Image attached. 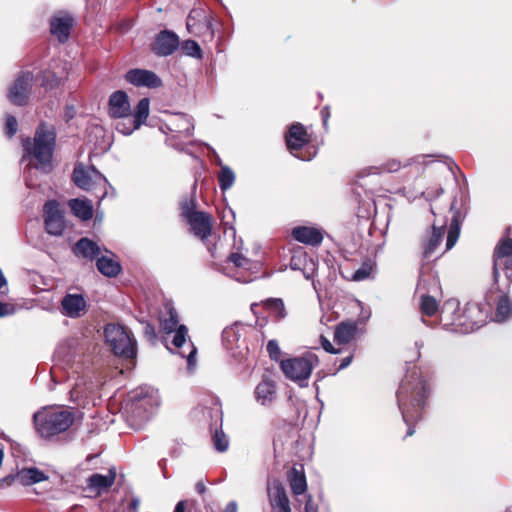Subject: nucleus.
Masks as SVG:
<instances>
[{
    "label": "nucleus",
    "instance_id": "1",
    "mask_svg": "<svg viewBox=\"0 0 512 512\" xmlns=\"http://www.w3.org/2000/svg\"><path fill=\"white\" fill-rule=\"evenodd\" d=\"M428 396L429 389L420 371L416 367L408 370L397 391L398 407L408 427L406 436L414 434L413 426L422 419Z\"/></svg>",
    "mask_w": 512,
    "mask_h": 512
},
{
    "label": "nucleus",
    "instance_id": "2",
    "mask_svg": "<svg viewBox=\"0 0 512 512\" xmlns=\"http://www.w3.org/2000/svg\"><path fill=\"white\" fill-rule=\"evenodd\" d=\"M161 405L158 389L143 385L130 391V429L139 431L153 419Z\"/></svg>",
    "mask_w": 512,
    "mask_h": 512
},
{
    "label": "nucleus",
    "instance_id": "3",
    "mask_svg": "<svg viewBox=\"0 0 512 512\" xmlns=\"http://www.w3.org/2000/svg\"><path fill=\"white\" fill-rule=\"evenodd\" d=\"M74 420V412L63 407H44L33 415L34 428L45 439L67 431Z\"/></svg>",
    "mask_w": 512,
    "mask_h": 512
},
{
    "label": "nucleus",
    "instance_id": "4",
    "mask_svg": "<svg viewBox=\"0 0 512 512\" xmlns=\"http://www.w3.org/2000/svg\"><path fill=\"white\" fill-rule=\"evenodd\" d=\"M55 138L54 128L41 123L35 132L33 144H31L30 140L24 142L26 153L37 161L35 164L37 169H41L44 172L49 171Z\"/></svg>",
    "mask_w": 512,
    "mask_h": 512
},
{
    "label": "nucleus",
    "instance_id": "5",
    "mask_svg": "<svg viewBox=\"0 0 512 512\" xmlns=\"http://www.w3.org/2000/svg\"><path fill=\"white\" fill-rule=\"evenodd\" d=\"M159 129L162 133H170L166 139V143L169 146L181 152H185L194 159L197 158L196 155L179 142L180 139L190 138L193 135L194 122L189 115L182 112L171 113L169 117L161 123Z\"/></svg>",
    "mask_w": 512,
    "mask_h": 512
},
{
    "label": "nucleus",
    "instance_id": "6",
    "mask_svg": "<svg viewBox=\"0 0 512 512\" xmlns=\"http://www.w3.org/2000/svg\"><path fill=\"white\" fill-rule=\"evenodd\" d=\"M318 364V356L308 352L302 357L283 360L280 366L287 378L297 382L300 387H307L311 372Z\"/></svg>",
    "mask_w": 512,
    "mask_h": 512
},
{
    "label": "nucleus",
    "instance_id": "7",
    "mask_svg": "<svg viewBox=\"0 0 512 512\" xmlns=\"http://www.w3.org/2000/svg\"><path fill=\"white\" fill-rule=\"evenodd\" d=\"M286 146L290 153L303 161H309L316 155V150L311 147L299 153L309 143V135L301 123H293L285 136Z\"/></svg>",
    "mask_w": 512,
    "mask_h": 512
},
{
    "label": "nucleus",
    "instance_id": "8",
    "mask_svg": "<svg viewBox=\"0 0 512 512\" xmlns=\"http://www.w3.org/2000/svg\"><path fill=\"white\" fill-rule=\"evenodd\" d=\"M459 334H468L479 329L486 320V313L482 310L481 305L476 302H469L461 312L458 319Z\"/></svg>",
    "mask_w": 512,
    "mask_h": 512
},
{
    "label": "nucleus",
    "instance_id": "9",
    "mask_svg": "<svg viewBox=\"0 0 512 512\" xmlns=\"http://www.w3.org/2000/svg\"><path fill=\"white\" fill-rule=\"evenodd\" d=\"M33 74L29 71L21 72L8 92V99L17 106H24L28 103L33 83Z\"/></svg>",
    "mask_w": 512,
    "mask_h": 512
},
{
    "label": "nucleus",
    "instance_id": "10",
    "mask_svg": "<svg viewBox=\"0 0 512 512\" xmlns=\"http://www.w3.org/2000/svg\"><path fill=\"white\" fill-rule=\"evenodd\" d=\"M172 333H174L172 344L179 349L178 354L187 359L188 368L192 369L196 364L197 348L189 338L188 328L185 325H179Z\"/></svg>",
    "mask_w": 512,
    "mask_h": 512
},
{
    "label": "nucleus",
    "instance_id": "11",
    "mask_svg": "<svg viewBox=\"0 0 512 512\" xmlns=\"http://www.w3.org/2000/svg\"><path fill=\"white\" fill-rule=\"evenodd\" d=\"M72 179L76 186L84 190H91L94 186L106 182L104 176L94 166L86 167L83 164H77L74 167Z\"/></svg>",
    "mask_w": 512,
    "mask_h": 512
},
{
    "label": "nucleus",
    "instance_id": "12",
    "mask_svg": "<svg viewBox=\"0 0 512 512\" xmlns=\"http://www.w3.org/2000/svg\"><path fill=\"white\" fill-rule=\"evenodd\" d=\"M43 211L46 231L54 236L62 235L65 229V220L59 203L50 200L45 203Z\"/></svg>",
    "mask_w": 512,
    "mask_h": 512
},
{
    "label": "nucleus",
    "instance_id": "13",
    "mask_svg": "<svg viewBox=\"0 0 512 512\" xmlns=\"http://www.w3.org/2000/svg\"><path fill=\"white\" fill-rule=\"evenodd\" d=\"M105 338L115 355L128 357V334L123 327L108 324L105 328Z\"/></svg>",
    "mask_w": 512,
    "mask_h": 512
},
{
    "label": "nucleus",
    "instance_id": "14",
    "mask_svg": "<svg viewBox=\"0 0 512 512\" xmlns=\"http://www.w3.org/2000/svg\"><path fill=\"white\" fill-rule=\"evenodd\" d=\"M460 313L459 302L456 299H449L444 302L439 310L440 324L446 331L459 333L458 324L461 323L458 319Z\"/></svg>",
    "mask_w": 512,
    "mask_h": 512
},
{
    "label": "nucleus",
    "instance_id": "15",
    "mask_svg": "<svg viewBox=\"0 0 512 512\" xmlns=\"http://www.w3.org/2000/svg\"><path fill=\"white\" fill-rule=\"evenodd\" d=\"M178 47V35L171 30H162L155 37L152 51L156 56L167 57L172 55Z\"/></svg>",
    "mask_w": 512,
    "mask_h": 512
},
{
    "label": "nucleus",
    "instance_id": "16",
    "mask_svg": "<svg viewBox=\"0 0 512 512\" xmlns=\"http://www.w3.org/2000/svg\"><path fill=\"white\" fill-rule=\"evenodd\" d=\"M267 494L273 509H278V512H291L289 499L280 481H269L267 484Z\"/></svg>",
    "mask_w": 512,
    "mask_h": 512
},
{
    "label": "nucleus",
    "instance_id": "17",
    "mask_svg": "<svg viewBox=\"0 0 512 512\" xmlns=\"http://www.w3.org/2000/svg\"><path fill=\"white\" fill-rule=\"evenodd\" d=\"M87 311V303L81 294H66L61 300V312L70 318H80Z\"/></svg>",
    "mask_w": 512,
    "mask_h": 512
},
{
    "label": "nucleus",
    "instance_id": "18",
    "mask_svg": "<svg viewBox=\"0 0 512 512\" xmlns=\"http://www.w3.org/2000/svg\"><path fill=\"white\" fill-rule=\"evenodd\" d=\"M73 24L74 19L71 15L59 12L50 20V32L59 40V42L64 43L69 38Z\"/></svg>",
    "mask_w": 512,
    "mask_h": 512
},
{
    "label": "nucleus",
    "instance_id": "19",
    "mask_svg": "<svg viewBox=\"0 0 512 512\" xmlns=\"http://www.w3.org/2000/svg\"><path fill=\"white\" fill-rule=\"evenodd\" d=\"M130 84L135 87L157 89L162 87V79L153 71L147 69H130Z\"/></svg>",
    "mask_w": 512,
    "mask_h": 512
},
{
    "label": "nucleus",
    "instance_id": "20",
    "mask_svg": "<svg viewBox=\"0 0 512 512\" xmlns=\"http://www.w3.org/2000/svg\"><path fill=\"white\" fill-rule=\"evenodd\" d=\"M116 475L115 468H110L106 475L94 473L87 479V489L95 495L106 493L115 483Z\"/></svg>",
    "mask_w": 512,
    "mask_h": 512
},
{
    "label": "nucleus",
    "instance_id": "21",
    "mask_svg": "<svg viewBox=\"0 0 512 512\" xmlns=\"http://www.w3.org/2000/svg\"><path fill=\"white\" fill-rule=\"evenodd\" d=\"M192 233L202 241L207 240L212 233V219L209 213L201 211L186 221Z\"/></svg>",
    "mask_w": 512,
    "mask_h": 512
},
{
    "label": "nucleus",
    "instance_id": "22",
    "mask_svg": "<svg viewBox=\"0 0 512 512\" xmlns=\"http://www.w3.org/2000/svg\"><path fill=\"white\" fill-rule=\"evenodd\" d=\"M108 114L112 118H125L128 116V95L118 90L111 94L108 102Z\"/></svg>",
    "mask_w": 512,
    "mask_h": 512
},
{
    "label": "nucleus",
    "instance_id": "23",
    "mask_svg": "<svg viewBox=\"0 0 512 512\" xmlns=\"http://www.w3.org/2000/svg\"><path fill=\"white\" fill-rule=\"evenodd\" d=\"M292 237L303 244L317 246L323 240L321 231L315 227L298 226L292 229Z\"/></svg>",
    "mask_w": 512,
    "mask_h": 512
},
{
    "label": "nucleus",
    "instance_id": "24",
    "mask_svg": "<svg viewBox=\"0 0 512 512\" xmlns=\"http://www.w3.org/2000/svg\"><path fill=\"white\" fill-rule=\"evenodd\" d=\"M445 233L444 225L440 227L433 226L432 231L428 233L422 242L423 245V258L430 260L435 253L436 249L442 242Z\"/></svg>",
    "mask_w": 512,
    "mask_h": 512
},
{
    "label": "nucleus",
    "instance_id": "25",
    "mask_svg": "<svg viewBox=\"0 0 512 512\" xmlns=\"http://www.w3.org/2000/svg\"><path fill=\"white\" fill-rule=\"evenodd\" d=\"M512 256V239H501L494 249L493 254V278L498 280L500 273L499 267L502 265V260Z\"/></svg>",
    "mask_w": 512,
    "mask_h": 512
},
{
    "label": "nucleus",
    "instance_id": "26",
    "mask_svg": "<svg viewBox=\"0 0 512 512\" xmlns=\"http://www.w3.org/2000/svg\"><path fill=\"white\" fill-rule=\"evenodd\" d=\"M242 326L237 323L226 327L222 332L223 345L227 350L233 351L241 348L245 341L242 334Z\"/></svg>",
    "mask_w": 512,
    "mask_h": 512
},
{
    "label": "nucleus",
    "instance_id": "27",
    "mask_svg": "<svg viewBox=\"0 0 512 512\" xmlns=\"http://www.w3.org/2000/svg\"><path fill=\"white\" fill-rule=\"evenodd\" d=\"M457 200L454 199L450 205V211L452 212V218L448 230L446 240V250H450L456 244L460 235V225L463 220V216L460 210L456 209Z\"/></svg>",
    "mask_w": 512,
    "mask_h": 512
},
{
    "label": "nucleus",
    "instance_id": "28",
    "mask_svg": "<svg viewBox=\"0 0 512 512\" xmlns=\"http://www.w3.org/2000/svg\"><path fill=\"white\" fill-rule=\"evenodd\" d=\"M254 394L256 401L259 404L262 406L270 405L273 402L276 394V387L274 382L267 377L263 378L262 381L256 386Z\"/></svg>",
    "mask_w": 512,
    "mask_h": 512
},
{
    "label": "nucleus",
    "instance_id": "29",
    "mask_svg": "<svg viewBox=\"0 0 512 512\" xmlns=\"http://www.w3.org/2000/svg\"><path fill=\"white\" fill-rule=\"evenodd\" d=\"M74 253L76 256L93 260L102 254L101 247L89 238L83 237L77 241L74 247Z\"/></svg>",
    "mask_w": 512,
    "mask_h": 512
},
{
    "label": "nucleus",
    "instance_id": "30",
    "mask_svg": "<svg viewBox=\"0 0 512 512\" xmlns=\"http://www.w3.org/2000/svg\"><path fill=\"white\" fill-rule=\"evenodd\" d=\"M417 289L421 294H428L435 298L441 294L440 281L434 273H423L421 274L418 282Z\"/></svg>",
    "mask_w": 512,
    "mask_h": 512
},
{
    "label": "nucleus",
    "instance_id": "31",
    "mask_svg": "<svg viewBox=\"0 0 512 512\" xmlns=\"http://www.w3.org/2000/svg\"><path fill=\"white\" fill-rule=\"evenodd\" d=\"M47 478L48 477L45 475L43 471L39 470L36 467H30L22 468L21 470H19L15 474L13 479L21 485L29 486L35 483L42 482Z\"/></svg>",
    "mask_w": 512,
    "mask_h": 512
},
{
    "label": "nucleus",
    "instance_id": "32",
    "mask_svg": "<svg viewBox=\"0 0 512 512\" xmlns=\"http://www.w3.org/2000/svg\"><path fill=\"white\" fill-rule=\"evenodd\" d=\"M164 309L165 312L161 313L159 318L160 326L165 333L170 334L179 327V317L171 303H166Z\"/></svg>",
    "mask_w": 512,
    "mask_h": 512
},
{
    "label": "nucleus",
    "instance_id": "33",
    "mask_svg": "<svg viewBox=\"0 0 512 512\" xmlns=\"http://www.w3.org/2000/svg\"><path fill=\"white\" fill-rule=\"evenodd\" d=\"M358 331V325L356 322L340 323L334 332V339L338 344H348L351 342Z\"/></svg>",
    "mask_w": 512,
    "mask_h": 512
},
{
    "label": "nucleus",
    "instance_id": "34",
    "mask_svg": "<svg viewBox=\"0 0 512 512\" xmlns=\"http://www.w3.org/2000/svg\"><path fill=\"white\" fill-rule=\"evenodd\" d=\"M150 112V100L149 98H142L134 112L130 111V117L133 118V130L139 129L143 124L146 123Z\"/></svg>",
    "mask_w": 512,
    "mask_h": 512
},
{
    "label": "nucleus",
    "instance_id": "35",
    "mask_svg": "<svg viewBox=\"0 0 512 512\" xmlns=\"http://www.w3.org/2000/svg\"><path fill=\"white\" fill-rule=\"evenodd\" d=\"M262 306L275 321H281L287 316L285 305L280 298H269L262 302Z\"/></svg>",
    "mask_w": 512,
    "mask_h": 512
},
{
    "label": "nucleus",
    "instance_id": "36",
    "mask_svg": "<svg viewBox=\"0 0 512 512\" xmlns=\"http://www.w3.org/2000/svg\"><path fill=\"white\" fill-rule=\"evenodd\" d=\"M96 266L99 272L107 277H115L121 270L120 264L116 260L102 254L98 257Z\"/></svg>",
    "mask_w": 512,
    "mask_h": 512
},
{
    "label": "nucleus",
    "instance_id": "37",
    "mask_svg": "<svg viewBox=\"0 0 512 512\" xmlns=\"http://www.w3.org/2000/svg\"><path fill=\"white\" fill-rule=\"evenodd\" d=\"M69 207L72 212L82 220H89L93 216V207L90 201L71 199L69 201Z\"/></svg>",
    "mask_w": 512,
    "mask_h": 512
},
{
    "label": "nucleus",
    "instance_id": "38",
    "mask_svg": "<svg viewBox=\"0 0 512 512\" xmlns=\"http://www.w3.org/2000/svg\"><path fill=\"white\" fill-rule=\"evenodd\" d=\"M512 316V302L507 295H503L497 302L495 321L498 323L506 321Z\"/></svg>",
    "mask_w": 512,
    "mask_h": 512
},
{
    "label": "nucleus",
    "instance_id": "39",
    "mask_svg": "<svg viewBox=\"0 0 512 512\" xmlns=\"http://www.w3.org/2000/svg\"><path fill=\"white\" fill-rule=\"evenodd\" d=\"M196 206L197 201L193 194L183 197L179 202L180 216L187 221L199 212L196 211Z\"/></svg>",
    "mask_w": 512,
    "mask_h": 512
},
{
    "label": "nucleus",
    "instance_id": "40",
    "mask_svg": "<svg viewBox=\"0 0 512 512\" xmlns=\"http://www.w3.org/2000/svg\"><path fill=\"white\" fill-rule=\"evenodd\" d=\"M400 168H401V163L399 161L393 159V160L386 162L381 167L371 166V167L364 168L358 173V175H359V177H366L371 174H379L382 171L392 173V172L398 171Z\"/></svg>",
    "mask_w": 512,
    "mask_h": 512
},
{
    "label": "nucleus",
    "instance_id": "41",
    "mask_svg": "<svg viewBox=\"0 0 512 512\" xmlns=\"http://www.w3.org/2000/svg\"><path fill=\"white\" fill-rule=\"evenodd\" d=\"M235 182V174L233 170L228 166H221L220 173L218 175V183L222 192L230 189Z\"/></svg>",
    "mask_w": 512,
    "mask_h": 512
},
{
    "label": "nucleus",
    "instance_id": "42",
    "mask_svg": "<svg viewBox=\"0 0 512 512\" xmlns=\"http://www.w3.org/2000/svg\"><path fill=\"white\" fill-rule=\"evenodd\" d=\"M420 299V309L423 315L433 316L439 310L437 300L434 296L421 294Z\"/></svg>",
    "mask_w": 512,
    "mask_h": 512
},
{
    "label": "nucleus",
    "instance_id": "43",
    "mask_svg": "<svg viewBox=\"0 0 512 512\" xmlns=\"http://www.w3.org/2000/svg\"><path fill=\"white\" fill-rule=\"evenodd\" d=\"M36 81L39 82L40 86L44 87L45 91L53 89L59 85V79L54 72L43 71L38 74Z\"/></svg>",
    "mask_w": 512,
    "mask_h": 512
},
{
    "label": "nucleus",
    "instance_id": "44",
    "mask_svg": "<svg viewBox=\"0 0 512 512\" xmlns=\"http://www.w3.org/2000/svg\"><path fill=\"white\" fill-rule=\"evenodd\" d=\"M290 487L295 495L303 494L307 488L306 478L304 474L294 470L293 475L290 478Z\"/></svg>",
    "mask_w": 512,
    "mask_h": 512
},
{
    "label": "nucleus",
    "instance_id": "45",
    "mask_svg": "<svg viewBox=\"0 0 512 512\" xmlns=\"http://www.w3.org/2000/svg\"><path fill=\"white\" fill-rule=\"evenodd\" d=\"M213 447L218 452H225L229 447V439L226 434L216 429L212 436Z\"/></svg>",
    "mask_w": 512,
    "mask_h": 512
},
{
    "label": "nucleus",
    "instance_id": "46",
    "mask_svg": "<svg viewBox=\"0 0 512 512\" xmlns=\"http://www.w3.org/2000/svg\"><path fill=\"white\" fill-rule=\"evenodd\" d=\"M372 271H373V264L370 260L368 261H365L362 263L361 267L358 268L353 276H352V279L354 281H363V280H366L368 279L371 274H372Z\"/></svg>",
    "mask_w": 512,
    "mask_h": 512
},
{
    "label": "nucleus",
    "instance_id": "47",
    "mask_svg": "<svg viewBox=\"0 0 512 512\" xmlns=\"http://www.w3.org/2000/svg\"><path fill=\"white\" fill-rule=\"evenodd\" d=\"M182 49L188 56L200 58L202 56V50L199 44L194 40H186L183 42Z\"/></svg>",
    "mask_w": 512,
    "mask_h": 512
},
{
    "label": "nucleus",
    "instance_id": "48",
    "mask_svg": "<svg viewBox=\"0 0 512 512\" xmlns=\"http://www.w3.org/2000/svg\"><path fill=\"white\" fill-rule=\"evenodd\" d=\"M141 323L143 324V334H144L145 338L150 343L154 344L157 340V334H156L154 326L145 321H141Z\"/></svg>",
    "mask_w": 512,
    "mask_h": 512
},
{
    "label": "nucleus",
    "instance_id": "49",
    "mask_svg": "<svg viewBox=\"0 0 512 512\" xmlns=\"http://www.w3.org/2000/svg\"><path fill=\"white\" fill-rule=\"evenodd\" d=\"M267 352L272 360L277 361L280 357L281 350L276 340H270L267 344Z\"/></svg>",
    "mask_w": 512,
    "mask_h": 512
},
{
    "label": "nucleus",
    "instance_id": "50",
    "mask_svg": "<svg viewBox=\"0 0 512 512\" xmlns=\"http://www.w3.org/2000/svg\"><path fill=\"white\" fill-rule=\"evenodd\" d=\"M17 125V120L14 116L8 115L6 117L5 129L9 137H12L17 132Z\"/></svg>",
    "mask_w": 512,
    "mask_h": 512
},
{
    "label": "nucleus",
    "instance_id": "51",
    "mask_svg": "<svg viewBox=\"0 0 512 512\" xmlns=\"http://www.w3.org/2000/svg\"><path fill=\"white\" fill-rule=\"evenodd\" d=\"M195 501L194 500H181L179 501L173 512H185L186 509L192 510L195 507Z\"/></svg>",
    "mask_w": 512,
    "mask_h": 512
},
{
    "label": "nucleus",
    "instance_id": "52",
    "mask_svg": "<svg viewBox=\"0 0 512 512\" xmlns=\"http://www.w3.org/2000/svg\"><path fill=\"white\" fill-rule=\"evenodd\" d=\"M228 260L232 262L236 267H243L247 263V259L240 253H232L228 257Z\"/></svg>",
    "mask_w": 512,
    "mask_h": 512
},
{
    "label": "nucleus",
    "instance_id": "53",
    "mask_svg": "<svg viewBox=\"0 0 512 512\" xmlns=\"http://www.w3.org/2000/svg\"><path fill=\"white\" fill-rule=\"evenodd\" d=\"M137 356V342L134 337L130 335V370L135 366L134 360Z\"/></svg>",
    "mask_w": 512,
    "mask_h": 512
},
{
    "label": "nucleus",
    "instance_id": "54",
    "mask_svg": "<svg viewBox=\"0 0 512 512\" xmlns=\"http://www.w3.org/2000/svg\"><path fill=\"white\" fill-rule=\"evenodd\" d=\"M320 340H321V345L326 352L331 353V354L339 353L338 350L334 349L333 345L327 338H325L324 336H321Z\"/></svg>",
    "mask_w": 512,
    "mask_h": 512
},
{
    "label": "nucleus",
    "instance_id": "55",
    "mask_svg": "<svg viewBox=\"0 0 512 512\" xmlns=\"http://www.w3.org/2000/svg\"><path fill=\"white\" fill-rule=\"evenodd\" d=\"M502 264L504 265V273L506 277L510 280H512V258L502 260Z\"/></svg>",
    "mask_w": 512,
    "mask_h": 512
},
{
    "label": "nucleus",
    "instance_id": "56",
    "mask_svg": "<svg viewBox=\"0 0 512 512\" xmlns=\"http://www.w3.org/2000/svg\"><path fill=\"white\" fill-rule=\"evenodd\" d=\"M444 193V189L443 188H437L435 190V193L433 194L432 191L429 189L427 190L426 192H423V195H425L426 199L427 200H431L433 198H438L439 196H441L442 194Z\"/></svg>",
    "mask_w": 512,
    "mask_h": 512
},
{
    "label": "nucleus",
    "instance_id": "57",
    "mask_svg": "<svg viewBox=\"0 0 512 512\" xmlns=\"http://www.w3.org/2000/svg\"><path fill=\"white\" fill-rule=\"evenodd\" d=\"M321 116L323 120L324 127H327L328 120L330 118V107L328 105L324 106L321 110Z\"/></svg>",
    "mask_w": 512,
    "mask_h": 512
},
{
    "label": "nucleus",
    "instance_id": "58",
    "mask_svg": "<svg viewBox=\"0 0 512 512\" xmlns=\"http://www.w3.org/2000/svg\"><path fill=\"white\" fill-rule=\"evenodd\" d=\"M431 157V155H419L411 159V162L407 163L406 165H410L412 163L419 164V165H426V159Z\"/></svg>",
    "mask_w": 512,
    "mask_h": 512
},
{
    "label": "nucleus",
    "instance_id": "59",
    "mask_svg": "<svg viewBox=\"0 0 512 512\" xmlns=\"http://www.w3.org/2000/svg\"><path fill=\"white\" fill-rule=\"evenodd\" d=\"M352 359H353V355H349V356L343 358L339 364L338 370H343V369L347 368L351 364Z\"/></svg>",
    "mask_w": 512,
    "mask_h": 512
},
{
    "label": "nucleus",
    "instance_id": "60",
    "mask_svg": "<svg viewBox=\"0 0 512 512\" xmlns=\"http://www.w3.org/2000/svg\"><path fill=\"white\" fill-rule=\"evenodd\" d=\"M11 307L8 304L0 302V317L10 314Z\"/></svg>",
    "mask_w": 512,
    "mask_h": 512
},
{
    "label": "nucleus",
    "instance_id": "61",
    "mask_svg": "<svg viewBox=\"0 0 512 512\" xmlns=\"http://www.w3.org/2000/svg\"><path fill=\"white\" fill-rule=\"evenodd\" d=\"M238 504L236 501H230L226 507L224 512H237Z\"/></svg>",
    "mask_w": 512,
    "mask_h": 512
},
{
    "label": "nucleus",
    "instance_id": "62",
    "mask_svg": "<svg viewBox=\"0 0 512 512\" xmlns=\"http://www.w3.org/2000/svg\"><path fill=\"white\" fill-rule=\"evenodd\" d=\"M195 489L199 494H204L206 492V486L203 481H198L195 485Z\"/></svg>",
    "mask_w": 512,
    "mask_h": 512
},
{
    "label": "nucleus",
    "instance_id": "63",
    "mask_svg": "<svg viewBox=\"0 0 512 512\" xmlns=\"http://www.w3.org/2000/svg\"><path fill=\"white\" fill-rule=\"evenodd\" d=\"M139 503L140 501L137 498L130 499V509L137 510L139 507Z\"/></svg>",
    "mask_w": 512,
    "mask_h": 512
},
{
    "label": "nucleus",
    "instance_id": "64",
    "mask_svg": "<svg viewBox=\"0 0 512 512\" xmlns=\"http://www.w3.org/2000/svg\"><path fill=\"white\" fill-rule=\"evenodd\" d=\"M423 346H424V343H423V341H422V340H418V341H416V342H415V347H416V348H417V350H418V351H417V358H419V357H420V350H421V348H423Z\"/></svg>",
    "mask_w": 512,
    "mask_h": 512
}]
</instances>
